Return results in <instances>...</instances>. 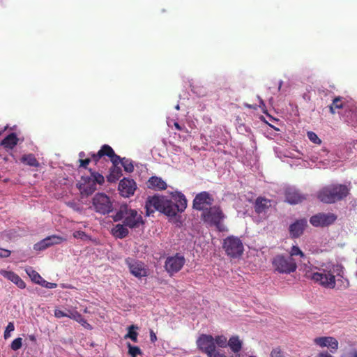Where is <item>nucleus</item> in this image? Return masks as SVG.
Instances as JSON below:
<instances>
[{"label":"nucleus","mask_w":357,"mask_h":357,"mask_svg":"<svg viewBox=\"0 0 357 357\" xmlns=\"http://www.w3.org/2000/svg\"><path fill=\"white\" fill-rule=\"evenodd\" d=\"M286 201L291 204H296L302 202L306 197L302 195L298 190L288 189L285 192Z\"/></svg>","instance_id":"21"},{"label":"nucleus","mask_w":357,"mask_h":357,"mask_svg":"<svg viewBox=\"0 0 357 357\" xmlns=\"http://www.w3.org/2000/svg\"><path fill=\"white\" fill-rule=\"evenodd\" d=\"M65 240V238L59 236H50L43 239L40 242L36 243L33 245V248L36 250H43L52 245L59 244L61 242L64 241Z\"/></svg>","instance_id":"18"},{"label":"nucleus","mask_w":357,"mask_h":357,"mask_svg":"<svg viewBox=\"0 0 357 357\" xmlns=\"http://www.w3.org/2000/svg\"><path fill=\"white\" fill-rule=\"evenodd\" d=\"M249 357H255V356H249Z\"/></svg>","instance_id":"59"},{"label":"nucleus","mask_w":357,"mask_h":357,"mask_svg":"<svg viewBox=\"0 0 357 357\" xmlns=\"http://www.w3.org/2000/svg\"><path fill=\"white\" fill-rule=\"evenodd\" d=\"M93 209L101 215L109 214L113 210V204L109 197L105 193H96L91 201Z\"/></svg>","instance_id":"8"},{"label":"nucleus","mask_w":357,"mask_h":357,"mask_svg":"<svg viewBox=\"0 0 357 357\" xmlns=\"http://www.w3.org/2000/svg\"><path fill=\"white\" fill-rule=\"evenodd\" d=\"M15 330L14 324L13 322H9L6 328L4 331V338L7 339L10 336V332Z\"/></svg>","instance_id":"46"},{"label":"nucleus","mask_w":357,"mask_h":357,"mask_svg":"<svg viewBox=\"0 0 357 357\" xmlns=\"http://www.w3.org/2000/svg\"><path fill=\"white\" fill-rule=\"evenodd\" d=\"M271 357H284V352L280 347L273 348L270 354Z\"/></svg>","instance_id":"40"},{"label":"nucleus","mask_w":357,"mask_h":357,"mask_svg":"<svg viewBox=\"0 0 357 357\" xmlns=\"http://www.w3.org/2000/svg\"><path fill=\"white\" fill-rule=\"evenodd\" d=\"M226 218L220 206H210L206 208L201 215V219L210 227L214 226L219 231L226 230L222 221Z\"/></svg>","instance_id":"4"},{"label":"nucleus","mask_w":357,"mask_h":357,"mask_svg":"<svg viewBox=\"0 0 357 357\" xmlns=\"http://www.w3.org/2000/svg\"><path fill=\"white\" fill-rule=\"evenodd\" d=\"M197 344L198 348L206 354L216 347L213 336L206 334H202L199 337Z\"/></svg>","instance_id":"15"},{"label":"nucleus","mask_w":357,"mask_h":357,"mask_svg":"<svg viewBox=\"0 0 357 357\" xmlns=\"http://www.w3.org/2000/svg\"><path fill=\"white\" fill-rule=\"evenodd\" d=\"M69 318L73 319L80 324L82 326L87 329H91V326L86 321L82 315L76 310H73L69 315Z\"/></svg>","instance_id":"28"},{"label":"nucleus","mask_w":357,"mask_h":357,"mask_svg":"<svg viewBox=\"0 0 357 357\" xmlns=\"http://www.w3.org/2000/svg\"><path fill=\"white\" fill-rule=\"evenodd\" d=\"M81 183L79 184V189L82 194L89 196L92 195L96 190V185L93 181L90 180V178L86 176H82Z\"/></svg>","instance_id":"20"},{"label":"nucleus","mask_w":357,"mask_h":357,"mask_svg":"<svg viewBox=\"0 0 357 357\" xmlns=\"http://www.w3.org/2000/svg\"><path fill=\"white\" fill-rule=\"evenodd\" d=\"M326 340V347L331 353H335L338 349V341L333 337L328 336Z\"/></svg>","instance_id":"33"},{"label":"nucleus","mask_w":357,"mask_h":357,"mask_svg":"<svg viewBox=\"0 0 357 357\" xmlns=\"http://www.w3.org/2000/svg\"><path fill=\"white\" fill-rule=\"evenodd\" d=\"M89 172H90V176H88L90 178L91 181H93L96 185H102L105 182L104 176L98 173L93 170L92 169H89Z\"/></svg>","instance_id":"30"},{"label":"nucleus","mask_w":357,"mask_h":357,"mask_svg":"<svg viewBox=\"0 0 357 357\" xmlns=\"http://www.w3.org/2000/svg\"><path fill=\"white\" fill-rule=\"evenodd\" d=\"M222 249L229 257L236 259L242 256L244 245L240 238L231 235L223 240Z\"/></svg>","instance_id":"6"},{"label":"nucleus","mask_w":357,"mask_h":357,"mask_svg":"<svg viewBox=\"0 0 357 357\" xmlns=\"http://www.w3.org/2000/svg\"><path fill=\"white\" fill-rule=\"evenodd\" d=\"M192 91H194V93H198V91H196V89H195H195H192Z\"/></svg>","instance_id":"56"},{"label":"nucleus","mask_w":357,"mask_h":357,"mask_svg":"<svg viewBox=\"0 0 357 357\" xmlns=\"http://www.w3.org/2000/svg\"><path fill=\"white\" fill-rule=\"evenodd\" d=\"M208 357H227L224 352L216 349V347L206 354Z\"/></svg>","instance_id":"41"},{"label":"nucleus","mask_w":357,"mask_h":357,"mask_svg":"<svg viewBox=\"0 0 357 357\" xmlns=\"http://www.w3.org/2000/svg\"><path fill=\"white\" fill-rule=\"evenodd\" d=\"M271 206V200L263 197H258L255 202V211L259 215H265Z\"/></svg>","instance_id":"19"},{"label":"nucleus","mask_w":357,"mask_h":357,"mask_svg":"<svg viewBox=\"0 0 357 357\" xmlns=\"http://www.w3.org/2000/svg\"><path fill=\"white\" fill-rule=\"evenodd\" d=\"M328 337H319L314 339V343L320 347H326V340Z\"/></svg>","instance_id":"44"},{"label":"nucleus","mask_w":357,"mask_h":357,"mask_svg":"<svg viewBox=\"0 0 357 357\" xmlns=\"http://www.w3.org/2000/svg\"><path fill=\"white\" fill-rule=\"evenodd\" d=\"M147 186L150 189L155 190H162L167 188V183L160 177L152 176L147 183Z\"/></svg>","instance_id":"24"},{"label":"nucleus","mask_w":357,"mask_h":357,"mask_svg":"<svg viewBox=\"0 0 357 357\" xmlns=\"http://www.w3.org/2000/svg\"><path fill=\"white\" fill-rule=\"evenodd\" d=\"M213 196L206 191L198 193L193 199L192 208L197 211H204L207 206H211L213 203Z\"/></svg>","instance_id":"12"},{"label":"nucleus","mask_w":357,"mask_h":357,"mask_svg":"<svg viewBox=\"0 0 357 357\" xmlns=\"http://www.w3.org/2000/svg\"><path fill=\"white\" fill-rule=\"evenodd\" d=\"M282 82H280V84L279 85V89L281 87Z\"/></svg>","instance_id":"57"},{"label":"nucleus","mask_w":357,"mask_h":357,"mask_svg":"<svg viewBox=\"0 0 357 357\" xmlns=\"http://www.w3.org/2000/svg\"><path fill=\"white\" fill-rule=\"evenodd\" d=\"M21 161L31 167H36L39 166V162L36 160L34 155L31 153L24 155L21 158Z\"/></svg>","instance_id":"32"},{"label":"nucleus","mask_w":357,"mask_h":357,"mask_svg":"<svg viewBox=\"0 0 357 357\" xmlns=\"http://www.w3.org/2000/svg\"><path fill=\"white\" fill-rule=\"evenodd\" d=\"M126 264L128 266L130 273L136 278H141L147 276L149 274L146 266L141 261L128 257L126 259Z\"/></svg>","instance_id":"13"},{"label":"nucleus","mask_w":357,"mask_h":357,"mask_svg":"<svg viewBox=\"0 0 357 357\" xmlns=\"http://www.w3.org/2000/svg\"><path fill=\"white\" fill-rule=\"evenodd\" d=\"M19 139L15 132L10 133L0 143L6 149H13L18 143Z\"/></svg>","instance_id":"25"},{"label":"nucleus","mask_w":357,"mask_h":357,"mask_svg":"<svg viewBox=\"0 0 357 357\" xmlns=\"http://www.w3.org/2000/svg\"><path fill=\"white\" fill-rule=\"evenodd\" d=\"M72 311L73 310H66V311L64 312L63 310L56 309L54 310V316L56 318H62V317H68L69 318V315H70V312H72Z\"/></svg>","instance_id":"39"},{"label":"nucleus","mask_w":357,"mask_h":357,"mask_svg":"<svg viewBox=\"0 0 357 357\" xmlns=\"http://www.w3.org/2000/svg\"><path fill=\"white\" fill-rule=\"evenodd\" d=\"M307 135L309 138V139L316 144H320L321 143V140L318 137L316 133H314L312 131H309L307 133Z\"/></svg>","instance_id":"42"},{"label":"nucleus","mask_w":357,"mask_h":357,"mask_svg":"<svg viewBox=\"0 0 357 357\" xmlns=\"http://www.w3.org/2000/svg\"><path fill=\"white\" fill-rule=\"evenodd\" d=\"M215 345H218L219 347L225 348L228 344V341L225 335H217L214 338Z\"/></svg>","instance_id":"37"},{"label":"nucleus","mask_w":357,"mask_h":357,"mask_svg":"<svg viewBox=\"0 0 357 357\" xmlns=\"http://www.w3.org/2000/svg\"><path fill=\"white\" fill-rule=\"evenodd\" d=\"M350 193V188L344 184L331 183L322 187L317 194L322 203L331 204L344 199Z\"/></svg>","instance_id":"1"},{"label":"nucleus","mask_w":357,"mask_h":357,"mask_svg":"<svg viewBox=\"0 0 357 357\" xmlns=\"http://www.w3.org/2000/svg\"><path fill=\"white\" fill-rule=\"evenodd\" d=\"M91 161L94 162L96 165L98 161L103 157L107 156L109 158L112 163H116L119 155H116L114 149L108 144H104L101 146L100 149L96 153H90Z\"/></svg>","instance_id":"11"},{"label":"nucleus","mask_w":357,"mask_h":357,"mask_svg":"<svg viewBox=\"0 0 357 357\" xmlns=\"http://www.w3.org/2000/svg\"><path fill=\"white\" fill-rule=\"evenodd\" d=\"M112 233L116 238L122 239L128 235L129 231L127 227L124 225V223H123L116 225L112 229Z\"/></svg>","instance_id":"26"},{"label":"nucleus","mask_w":357,"mask_h":357,"mask_svg":"<svg viewBox=\"0 0 357 357\" xmlns=\"http://www.w3.org/2000/svg\"><path fill=\"white\" fill-rule=\"evenodd\" d=\"M41 282H42L40 283V285H41L42 287H46L47 289H54V288H56L57 286V284L56 283L49 282L45 280L44 279Z\"/></svg>","instance_id":"49"},{"label":"nucleus","mask_w":357,"mask_h":357,"mask_svg":"<svg viewBox=\"0 0 357 357\" xmlns=\"http://www.w3.org/2000/svg\"><path fill=\"white\" fill-rule=\"evenodd\" d=\"M245 107H248V108H250V109H256V106H253V105H249V104H245Z\"/></svg>","instance_id":"54"},{"label":"nucleus","mask_w":357,"mask_h":357,"mask_svg":"<svg viewBox=\"0 0 357 357\" xmlns=\"http://www.w3.org/2000/svg\"><path fill=\"white\" fill-rule=\"evenodd\" d=\"M272 266L275 271L280 273L289 274L296 271L297 264L291 257L278 255L272 260Z\"/></svg>","instance_id":"7"},{"label":"nucleus","mask_w":357,"mask_h":357,"mask_svg":"<svg viewBox=\"0 0 357 357\" xmlns=\"http://www.w3.org/2000/svg\"><path fill=\"white\" fill-rule=\"evenodd\" d=\"M26 274L29 276L31 281L36 284H40L43 278L40 276V275L33 269L32 267H28L25 269Z\"/></svg>","instance_id":"29"},{"label":"nucleus","mask_w":357,"mask_h":357,"mask_svg":"<svg viewBox=\"0 0 357 357\" xmlns=\"http://www.w3.org/2000/svg\"><path fill=\"white\" fill-rule=\"evenodd\" d=\"M112 219L114 222L123 220L124 225L130 229L137 228L144 224L141 214L127 204L121 205L116 214L112 215Z\"/></svg>","instance_id":"2"},{"label":"nucleus","mask_w":357,"mask_h":357,"mask_svg":"<svg viewBox=\"0 0 357 357\" xmlns=\"http://www.w3.org/2000/svg\"><path fill=\"white\" fill-rule=\"evenodd\" d=\"M11 252L9 250L0 248V257L7 258L10 257Z\"/></svg>","instance_id":"50"},{"label":"nucleus","mask_w":357,"mask_h":357,"mask_svg":"<svg viewBox=\"0 0 357 357\" xmlns=\"http://www.w3.org/2000/svg\"><path fill=\"white\" fill-rule=\"evenodd\" d=\"M257 98L259 100L260 104L262 105L263 106H264L265 104H264L263 100L259 96H257Z\"/></svg>","instance_id":"55"},{"label":"nucleus","mask_w":357,"mask_h":357,"mask_svg":"<svg viewBox=\"0 0 357 357\" xmlns=\"http://www.w3.org/2000/svg\"><path fill=\"white\" fill-rule=\"evenodd\" d=\"M185 263V257L179 253L167 257L165 262V269L170 276L174 275L181 270Z\"/></svg>","instance_id":"9"},{"label":"nucleus","mask_w":357,"mask_h":357,"mask_svg":"<svg viewBox=\"0 0 357 357\" xmlns=\"http://www.w3.org/2000/svg\"><path fill=\"white\" fill-rule=\"evenodd\" d=\"M176 108L177 109H179V107H178V106H176Z\"/></svg>","instance_id":"58"},{"label":"nucleus","mask_w":357,"mask_h":357,"mask_svg":"<svg viewBox=\"0 0 357 357\" xmlns=\"http://www.w3.org/2000/svg\"><path fill=\"white\" fill-rule=\"evenodd\" d=\"M0 274L8 280L15 284L19 288L23 289L26 287L25 282L21 278L13 271H8L6 270H0Z\"/></svg>","instance_id":"22"},{"label":"nucleus","mask_w":357,"mask_h":357,"mask_svg":"<svg viewBox=\"0 0 357 357\" xmlns=\"http://www.w3.org/2000/svg\"><path fill=\"white\" fill-rule=\"evenodd\" d=\"M86 156V153L84 151H81L79 153V160L84 159V158Z\"/></svg>","instance_id":"53"},{"label":"nucleus","mask_w":357,"mask_h":357,"mask_svg":"<svg viewBox=\"0 0 357 357\" xmlns=\"http://www.w3.org/2000/svg\"><path fill=\"white\" fill-rule=\"evenodd\" d=\"M337 215L333 213H318L310 218V224L315 227H325L333 224Z\"/></svg>","instance_id":"10"},{"label":"nucleus","mask_w":357,"mask_h":357,"mask_svg":"<svg viewBox=\"0 0 357 357\" xmlns=\"http://www.w3.org/2000/svg\"><path fill=\"white\" fill-rule=\"evenodd\" d=\"M227 345L234 353H238L242 349L243 342L238 336L234 335L229 338Z\"/></svg>","instance_id":"27"},{"label":"nucleus","mask_w":357,"mask_h":357,"mask_svg":"<svg viewBox=\"0 0 357 357\" xmlns=\"http://www.w3.org/2000/svg\"><path fill=\"white\" fill-rule=\"evenodd\" d=\"M73 237L77 239H82V240H87L89 239V236L86 234V233L83 231H75L73 233Z\"/></svg>","instance_id":"45"},{"label":"nucleus","mask_w":357,"mask_h":357,"mask_svg":"<svg viewBox=\"0 0 357 357\" xmlns=\"http://www.w3.org/2000/svg\"><path fill=\"white\" fill-rule=\"evenodd\" d=\"M136 190V183L132 179L123 178L119 185V190L124 197L134 195Z\"/></svg>","instance_id":"16"},{"label":"nucleus","mask_w":357,"mask_h":357,"mask_svg":"<svg viewBox=\"0 0 357 357\" xmlns=\"http://www.w3.org/2000/svg\"><path fill=\"white\" fill-rule=\"evenodd\" d=\"M343 98L341 96L335 97L331 103V105H329V110L330 112L332 114H334L335 113V109H343L344 108V103L342 102Z\"/></svg>","instance_id":"31"},{"label":"nucleus","mask_w":357,"mask_h":357,"mask_svg":"<svg viewBox=\"0 0 357 357\" xmlns=\"http://www.w3.org/2000/svg\"><path fill=\"white\" fill-rule=\"evenodd\" d=\"M165 199L160 198L157 196L149 197L145 204L146 215L150 216L155 211L161 212L162 205L163 204Z\"/></svg>","instance_id":"14"},{"label":"nucleus","mask_w":357,"mask_h":357,"mask_svg":"<svg viewBox=\"0 0 357 357\" xmlns=\"http://www.w3.org/2000/svg\"><path fill=\"white\" fill-rule=\"evenodd\" d=\"M174 125L175 128L178 130H183L185 128V126H181L178 122H174Z\"/></svg>","instance_id":"52"},{"label":"nucleus","mask_w":357,"mask_h":357,"mask_svg":"<svg viewBox=\"0 0 357 357\" xmlns=\"http://www.w3.org/2000/svg\"><path fill=\"white\" fill-rule=\"evenodd\" d=\"M150 340L153 343L157 340V336L153 330H150Z\"/></svg>","instance_id":"51"},{"label":"nucleus","mask_w":357,"mask_h":357,"mask_svg":"<svg viewBox=\"0 0 357 357\" xmlns=\"http://www.w3.org/2000/svg\"><path fill=\"white\" fill-rule=\"evenodd\" d=\"M138 327L135 326V325H132L130 326H129L128 328V333L125 335V338H130L132 341H133L134 342H137V336H138V333L135 331L134 330L135 329H137Z\"/></svg>","instance_id":"34"},{"label":"nucleus","mask_w":357,"mask_h":357,"mask_svg":"<svg viewBox=\"0 0 357 357\" xmlns=\"http://www.w3.org/2000/svg\"><path fill=\"white\" fill-rule=\"evenodd\" d=\"M289 257H292L294 256H299L301 258L305 259L306 256L304 252L297 246L293 245L291 248V250L289 252Z\"/></svg>","instance_id":"38"},{"label":"nucleus","mask_w":357,"mask_h":357,"mask_svg":"<svg viewBox=\"0 0 357 357\" xmlns=\"http://www.w3.org/2000/svg\"><path fill=\"white\" fill-rule=\"evenodd\" d=\"M341 357H357V350L355 348H351L345 351Z\"/></svg>","instance_id":"47"},{"label":"nucleus","mask_w":357,"mask_h":357,"mask_svg":"<svg viewBox=\"0 0 357 357\" xmlns=\"http://www.w3.org/2000/svg\"><path fill=\"white\" fill-rule=\"evenodd\" d=\"M91 162V158H85V159H82V160H79V167H82L85 169H88L89 170V163Z\"/></svg>","instance_id":"48"},{"label":"nucleus","mask_w":357,"mask_h":357,"mask_svg":"<svg viewBox=\"0 0 357 357\" xmlns=\"http://www.w3.org/2000/svg\"><path fill=\"white\" fill-rule=\"evenodd\" d=\"M318 271L310 273L306 271L305 275L307 278H310L314 282L318 283L319 285L328 288L333 289L335 287V277L332 273L331 270L328 267L315 268Z\"/></svg>","instance_id":"5"},{"label":"nucleus","mask_w":357,"mask_h":357,"mask_svg":"<svg viewBox=\"0 0 357 357\" xmlns=\"http://www.w3.org/2000/svg\"><path fill=\"white\" fill-rule=\"evenodd\" d=\"M187 207V199L183 194L176 192L172 195V199H165L162 205L161 213L169 217H174L178 213H182Z\"/></svg>","instance_id":"3"},{"label":"nucleus","mask_w":357,"mask_h":357,"mask_svg":"<svg viewBox=\"0 0 357 357\" xmlns=\"http://www.w3.org/2000/svg\"><path fill=\"white\" fill-rule=\"evenodd\" d=\"M121 158L119 155V160L117 159L116 163H112V167L110 169V173L107 176V180L109 182H115L121 176L122 171L121 167L119 166Z\"/></svg>","instance_id":"23"},{"label":"nucleus","mask_w":357,"mask_h":357,"mask_svg":"<svg viewBox=\"0 0 357 357\" xmlns=\"http://www.w3.org/2000/svg\"><path fill=\"white\" fill-rule=\"evenodd\" d=\"M127 347L128 348V354L131 357H137V355L142 354V351L139 347L133 346L130 342L127 343Z\"/></svg>","instance_id":"35"},{"label":"nucleus","mask_w":357,"mask_h":357,"mask_svg":"<svg viewBox=\"0 0 357 357\" xmlns=\"http://www.w3.org/2000/svg\"><path fill=\"white\" fill-rule=\"evenodd\" d=\"M307 225V222L305 218L297 220L291 224L289 227L291 238H297L300 237L303 234Z\"/></svg>","instance_id":"17"},{"label":"nucleus","mask_w":357,"mask_h":357,"mask_svg":"<svg viewBox=\"0 0 357 357\" xmlns=\"http://www.w3.org/2000/svg\"><path fill=\"white\" fill-rule=\"evenodd\" d=\"M22 339L21 337L15 338L11 343L10 347L13 351H17L22 347Z\"/></svg>","instance_id":"43"},{"label":"nucleus","mask_w":357,"mask_h":357,"mask_svg":"<svg viewBox=\"0 0 357 357\" xmlns=\"http://www.w3.org/2000/svg\"><path fill=\"white\" fill-rule=\"evenodd\" d=\"M120 164L122 165V166L124 168V170L128 173L132 172L134 170V166L131 162L130 160L127 159L126 158H121V161L120 162Z\"/></svg>","instance_id":"36"}]
</instances>
